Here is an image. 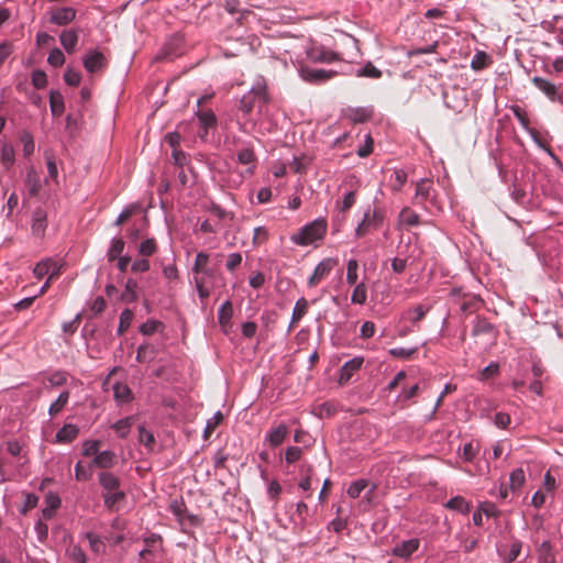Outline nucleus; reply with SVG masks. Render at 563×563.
<instances>
[{
	"instance_id": "nucleus-22",
	"label": "nucleus",
	"mask_w": 563,
	"mask_h": 563,
	"mask_svg": "<svg viewBox=\"0 0 563 563\" xmlns=\"http://www.w3.org/2000/svg\"><path fill=\"white\" fill-rule=\"evenodd\" d=\"M92 463L100 468H110L115 463V454L112 451L99 452Z\"/></svg>"
},
{
	"instance_id": "nucleus-1",
	"label": "nucleus",
	"mask_w": 563,
	"mask_h": 563,
	"mask_svg": "<svg viewBox=\"0 0 563 563\" xmlns=\"http://www.w3.org/2000/svg\"><path fill=\"white\" fill-rule=\"evenodd\" d=\"M327 228L328 224L324 219H316L292 234L290 240L296 245L308 246L322 240L327 233Z\"/></svg>"
},
{
	"instance_id": "nucleus-8",
	"label": "nucleus",
	"mask_w": 563,
	"mask_h": 563,
	"mask_svg": "<svg viewBox=\"0 0 563 563\" xmlns=\"http://www.w3.org/2000/svg\"><path fill=\"white\" fill-rule=\"evenodd\" d=\"M49 13V21L57 25H66L76 18V10L70 7L54 8Z\"/></svg>"
},
{
	"instance_id": "nucleus-18",
	"label": "nucleus",
	"mask_w": 563,
	"mask_h": 563,
	"mask_svg": "<svg viewBox=\"0 0 563 563\" xmlns=\"http://www.w3.org/2000/svg\"><path fill=\"white\" fill-rule=\"evenodd\" d=\"M309 309V301L301 297L296 301V305L292 310L291 321L289 324V329H294L296 324L306 316Z\"/></svg>"
},
{
	"instance_id": "nucleus-23",
	"label": "nucleus",
	"mask_w": 563,
	"mask_h": 563,
	"mask_svg": "<svg viewBox=\"0 0 563 563\" xmlns=\"http://www.w3.org/2000/svg\"><path fill=\"white\" fill-rule=\"evenodd\" d=\"M399 222L407 227H417L420 223V217L409 207H405L399 213Z\"/></svg>"
},
{
	"instance_id": "nucleus-11",
	"label": "nucleus",
	"mask_w": 563,
	"mask_h": 563,
	"mask_svg": "<svg viewBox=\"0 0 563 563\" xmlns=\"http://www.w3.org/2000/svg\"><path fill=\"white\" fill-rule=\"evenodd\" d=\"M84 66L86 70H97L108 67L107 56L99 51H91L84 58Z\"/></svg>"
},
{
	"instance_id": "nucleus-39",
	"label": "nucleus",
	"mask_w": 563,
	"mask_h": 563,
	"mask_svg": "<svg viewBox=\"0 0 563 563\" xmlns=\"http://www.w3.org/2000/svg\"><path fill=\"white\" fill-rule=\"evenodd\" d=\"M114 397L122 402H129L132 399V391L128 385L115 384L113 386Z\"/></svg>"
},
{
	"instance_id": "nucleus-52",
	"label": "nucleus",
	"mask_w": 563,
	"mask_h": 563,
	"mask_svg": "<svg viewBox=\"0 0 563 563\" xmlns=\"http://www.w3.org/2000/svg\"><path fill=\"white\" fill-rule=\"evenodd\" d=\"M45 159H46V165H47L48 178H51L54 181H57L58 170H57L54 155L49 152H46Z\"/></svg>"
},
{
	"instance_id": "nucleus-28",
	"label": "nucleus",
	"mask_w": 563,
	"mask_h": 563,
	"mask_svg": "<svg viewBox=\"0 0 563 563\" xmlns=\"http://www.w3.org/2000/svg\"><path fill=\"white\" fill-rule=\"evenodd\" d=\"M199 124L206 130L217 125V118L212 110H199L197 112Z\"/></svg>"
},
{
	"instance_id": "nucleus-48",
	"label": "nucleus",
	"mask_w": 563,
	"mask_h": 563,
	"mask_svg": "<svg viewBox=\"0 0 563 563\" xmlns=\"http://www.w3.org/2000/svg\"><path fill=\"white\" fill-rule=\"evenodd\" d=\"M368 482L366 479H358L353 482L347 488V495L351 498L360 497L361 493L367 487Z\"/></svg>"
},
{
	"instance_id": "nucleus-40",
	"label": "nucleus",
	"mask_w": 563,
	"mask_h": 563,
	"mask_svg": "<svg viewBox=\"0 0 563 563\" xmlns=\"http://www.w3.org/2000/svg\"><path fill=\"white\" fill-rule=\"evenodd\" d=\"M511 109H512L514 115L520 122L522 128L525 130L529 131L532 135H534L537 132L533 129L529 128L530 120L528 118L527 112L523 109H521L520 107H518V106H515Z\"/></svg>"
},
{
	"instance_id": "nucleus-64",
	"label": "nucleus",
	"mask_w": 563,
	"mask_h": 563,
	"mask_svg": "<svg viewBox=\"0 0 563 563\" xmlns=\"http://www.w3.org/2000/svg\"><path fill=\"white\" fill-rule=\"evenodd\" d=\"M242 263V255L240 253H231L228 256L225 267L228 271L233 272Z\"/></svg>"
},
{
	"instance_id": "nucleus-45",
	"label": "nucleus",
	"mask_w": 563,
	"mask_h": 563,
	"mask_svg": "<svg viewBox=\"0 0 563 563\" xmlns=\"http://www.w3.org/2000/svg\"><path fill=\"white\" fill-rule=\"evenodd\" d=\"M209 264V255L205 252H199L196 255V260L192 266V272L196 275H199L201 271H207V266Z\"/></svg>"
},
{
	"instance_id": "nucleus-54",
	"label": "nucleus",
	"mask_w": 563,
	"mask_h": 563,
	"mask_svg": "<svg viewBox=\"0 0 563 563\" xmlns=\"http://www.w3.org/2000/svg\"><path fill=\"white\" fill-rule=\"evenodd\" d=\"M357 268L358 263L356 260H350L347 262L346 282L350 285H355L357 282Z\"/></svg>"
},
{
	"instance_id": "nucleus-12",
	"label": "nucleus",
	"mask_w": 563,
	"mask_h": 563,
	"mask_svg": "<svg viewBox=\"0 0 563 563\" xmlns=\"http://www.w3.org/2000/svg\"><path fill=\"white\" fill-rule=\"evenodd\" d=\"M433 191V184L430 179H421L416 185V195L413 198L415 203L423 205L426 201L431 199V192Z\"/></svg>"
},
{
	"instance_id": "nucleus-29",
	"label": "nucleus",
	"mask_w": 563,
	"mask_h": 563,
	"mask_svg": "<svg viewBox=\"0 0 563 563\" xmlns=\"http://www.w3.org/2000/svg\"><path fill=\"white\" fill-rule=\"evenodd\" d=\"M49 106L53 115L59 117L64 112V99L58 91H51Z\"/></svg>"
},
{
	"instance_id": "nucleus-43",
	"label": "nucleus",
	"mask_w": 563,
	"mask_h": 563,
	"mask_svg": "<svg viewBox=\"0 0 563 563\" xmlns=\"http://www.w3.org/2000/svg\"><path fill=\"white\" fill-rule=\"evenodd\" d=\"M222 420H223V415L220 411H218L213 416V418L208 420L207 426L203 431L205 440H208L211 437V434L217 429V427L222 422Z\"/></svg>"
},
{
	"instance_id": "nucleus-27",
	"label": "nucleus",
	"mask_w": 563,
	"mask_h": 563,
	"mask_svg": "<svg viewBox=\"0 0 563 563\" xmlns=\"http://www.w3.org/2000/svg\"><path fill=\"white\" fill-rule=\"evenodd\" d=\"M66 556L73 563H87V558L82 549L77 544H69L66 549Z\"/></svg>"
},
{
	"instance_id": "nucleus-44",
	"label": "nucleus",
	"mask_w": 563,
	"mask_h": 563,
	"mask_svg": "<svg viewBox=\"0 0 563 563\" xmlns=\"http://www.w3.org/2000/svg\"><path fill=\"white\" fill-rule=\"evenodd\" d=\"M525 481L526 476L522 468H516L510 473L509 482L512 490L520 488L525 484Z\"/></svg>"
},
{
	"instance_id": "nucleus-61",
	"label": "nucleus",
	"mask_w": 563,
	"mask_h": 563,
	"mask_svg": "<svg viewBox=\"0 0 563 563\" xmlns=\"http://www.w3.org/2000/svg\"><path fill=\"white\" fill-rule=\"evenodd\" d=\"M100 441H86L84 443L82 453L86 456H96L99 453Z\"/></svg>"
},
{
	"instance_id": "nucleus-47",
	"label": "nucleus",
	"mask_w": 563,
	"mask_h": 563,
	"mask_svg": "<svg viewBox=\"0 0 563 563\" xmlns=\"http://www.w3.org/2000/svg\"><path fill=\"white\" fill-rule=\"evenodd\" d=\"M20 141L23 144L24 155L25 156L32 155L34 152V148H35V144H34L32 134L30 132L24 131L20 136Z\"/></svg>"
},
{
	"instance_id": "nucleus-57",
	"label": "nucleus",
	"mask_w": 563,
	"mask_h": 563,
	"mask_svg": "<svg viewBox=\"0 0 563 563\" xmlns=\"http://www.w3.org/2000/svg\"><path fill=\"white\" fill-rule=\"evenodd\" d=\"M195 286L201 300L207 299L210 296L209 288L206 287V280L203 277H194Z\"/></svg>"
},
{
	"instance_id": "nucleus-62",
	"label": "nucleus",
	"mask_w": 563,
	"mask_h": 563,
	"mask_svg": "<svg viewBox=\"0 0 563 563\" xmlns=\"http://www.w3.org/2000/svg\"><path fill=\"white\" fill-rule=\"evenodd\" d=\"M302 450L298 446H289L285 452V459L288 464L298 461L301 457Z\"/></svg>"
},
{
	"instance_id": "nucleus-50",
	"label": "nucleus",
	"mask_w": 563,
	"mask_h": 563,
	"mask_svg": "<svg viewBox=\"0 0 563 563\" xmlns=\"http://www.w3.org/2000/svg\"><path fill=\"white\" fill-rule=\"evenodd\" d=\"M311 58L320 63H332L338 58L336 54L328 51H313Z\"/></svg>"
},
{
	"instance_id": "nucleus-26",
	"label": "nucleus",
	"mask_w": 563,
	"mask_h": 563,
	"mask_svg": "<svg viewBox=\"0 0 563 563\" xmlns=\"http://www.w3.org/2000/svg\"><path fill=\"white\" fill-rule=\"evenodd\" d=\"M78 428L74 424H66L58 430L56 438L59 442H71L78 435Z\"/></svg>"
},
{
	"instance_id": "nucleus-55",
	"label": "nucleus",
	"mask_w": 563,
	"mask_h": 563,
	"mask_svg": "<svg viewBox=\"0 0 563 563\" xmlns=\"http://www.w3.org/2000/svg\"><path fill=\"white\" fill-rule=\"evenodd\" d=\"M156 242L154 239H146L140 244L139 252L143 256H151L156 252Z\"/></svg>"
},
{
	"instance_id": "nucleus-6",
	"label": "nucleus",
	"mask_w": 563,
	"mask_h": 563,
	"mask_svg": "<svg viewBox=\"0 0 563 563\" xmlns=\"http://www.w3.org/2000/svg\"><path fill=\"white\" fill-rule=\"evenodd\" d=\"M532 81L538 89L547 95L549 99L563 103V92H560L555 85L541 77H534Z\"/></svg>"
},
{
	"instance_id": "nucleus-36",
	"label": "nucleus",
	"mask_w": 563,
	"mask_h": 563,
	"mask_svg": "<svg viewBox=\"0 0 563 563\" xmlns=\"http://www.w3.org/2000/svg\"><path fill=\"white\" fill-rule=\"evenodd\" d=\"M53 266H55V263L52 260H43L35 265L33 274L37 279H42L51 272Z\"/></svg>"
},
{
	"instance_id": "nucleus-4",
	"label": "nucleus",
	"mask_w": 563,
	"mask_h": 563,
	"mask_svg": "<svg viewBox=\"0 0 563 563\" xmlns=\"http://www.w3.org/2000/svg\"><path fill=\"white\" fill-rule=\"evenodd\" d=\"M338 265V260L335 258H324L314 268L312 275L308 279L309 287H316L319 285L324 278L329 276L332 269Z\"/></svg>"
},
{
	"instance_id": "nucleus-41",
	"label": "nucleus",
	"mask_w": 563,
	"mask_h": 563,
	"mask_svg": "<svg viewBox=\"0 0 563 563\" xmlns=\"http://www.w3.org/2000/svg\"><path fill=\"white\" fill-rule=\"evenodd\" d=\"M493 331V324L485 318H476L472 333L473 335L487 334Z\"/></svg>"
},
{
	"instance_id": "nucleus-10",
	"label": "nucleus",
	"mask_w": 563,
	"mask_h": 563,
	"mask_svg": "<svg viewBox=\"0 0 563 563\" xmlns=\"http://www.w3.org/2000/svg\"><path fill=\"white\" fill-rule=\"evenodd\" d=\"M47 228V213L45 210L37 208L34 210L32 216V234L42 238L45 234Z\"/></svg>"
},
{
	"instance_id": "nucleus-58",
	"label": "nucleus",
	"mask_w": 563,
	"mask_h": 563,
	"mask_svg": "<svg viewBox=\"0 0 563 563\" xmlns=\"http://www.w3.org/2000/svg\"><path fill=\"white\" fill-rule=\"evenodd\" d=\"M356 200L355 191H349L341 202H338V208L341 212H346Z\"/></svg>"
},
{
	"instance_id": "nucleus-38",
	"label": "nucleus",
	"mask_w": 563,
	"mask_h": 563,
	"mask_svg": "<svg viewBox=\"0 0 563 563\" xmlns=\"http://www.w3.org/2000/svg\"><path fill=\"white\" fill-rule=\"evenodd\" d=\"M68 399H69V393L68 391H63L58 398L56 399V401H54L51 406H49V409H48V413L49 416L54 417L56 416L57 413H59L63 408L66 406V404L68 402Z\"/></svg>"
},
{
	"instance_id": "nucleus-42",
	"label": "nucleus",
	"mask_w": 563,
	"mask_h": 563,
	"mask_svg": "<svg viewBox=\"0 0 563 563\" xmlns=\"http://www.w3.org/2000/svg\"><path fill=\"white\" fill-rule=\"evenodd\" d=\"M367 298V289L364 283L357 284L353 290L351 301L356 305L365 303Z\"/></svg>"
},
{
	"instance_id": "nucleus-46",
	"label": "nucleus",
	"mask_w": 563,
	"mask_h": 563,
	"mask_svg": "<svg viewBox=\"0 0 563 563\" xmlns=\"http://www.w3.org/2000/svg\"><path fill=\"white\" fill-rule=\"evenodd\" d=\"M139 440L145 448L153 450L155 445V438L153 433L146 430L144 427L139 428Z\"/></svg>"
},
{
	"instance_id": "nucleus-49",
	"label": "nucleus",
	"mask_w": 563,
	"mask_h": 563,
	"mask_svg": "<svg viewBox=\"0 0 563 563\" xmlns=\"http://www.w3.org/2000/svg\"><path fill=\"white\" fill-rule=\"evenodd\" d=\"M521 548L522 542L519 540H515L510 545L509 552L504 559V563H514L520 555Z\"/></svg>"
},
{
	"instance_id": "nucleus-37",
	"label": "nucleus",
	"mask_w": 563,
	"mask_h": 563,
	"mask_svg": "<svg viewBox=\"0 0 563 563\" xmlns=\"http://www.w3.org/2000/svg\"><path fill=\"white\" fill-rule=\"evenodd\" d=\"M132 424H133V418L132 417H126V418H123L119 421H117L112 428L117 431V433L119 434L120 438H125L131 428H132Z\"/></svg>"
},
{
	"instance_id": "nucleus-15",
	"label": "nucleus",
	"mask_w": 563,
	"mask_h": 563,
	"mask_svg": "<svg viewBox=\"0 0 563 563\" xmlns=\"http://www.w3.org/2000/svg\"><path fill=\"white\" fill-rule=\"evenodd\" d=\"M233 306L230 300L222 303L218 311V320L224 333H228L232 327Z\"/></svg>"
},
{
	"instance_id": "nucleus-25",
	"label": "nucleus",
	"mask_w": 563,
	"mask_h": 563,
	"mask_svg": "<svg viewBox=\"0 0 563 563\" xmlns=\"http://www.w3.org/2000/svg\"><path fill=\"white\" fill-rule=\"evenodd\" d=\"M445 507L461 514H467L470 511V504L462 496H455L451 498L446 501Z\"/></svg>"
},
{
	"instance_id": "nucleus-5",
	"label": "nucleus",
	"mask_w": 563,
	"mask_h": 563,
	"mask_svg": "<svg viewBox=\"0 0 563 563\" xmlns=\"http://www.w3.org/2000/svg\"><path fill=\"white\" fill-rule=\"evenodd\" d=\"M183 37L174 36L169 38L162 48V52L156 55L155 60H173L181 54Z\"/></svg>"
},
{
	"instance_id": "nucleus-59",
	"label": "nucleus",
	"mask_w": 563,
	"mask_h": 563,
	"mask_svg": "<svg viewBox=\"0 0 563 563\" xmlns=\"http://www.w3.org/2000/svg\"><path fill=\"white\" fill-rule=\"evenodd\" d=\"M1 162L10 166L14 162V150L11 145L4 144L1 150Z\"/></svg>"
},
{
	"instance_id": "nucleus-56",
	"label": "nucleus",
	"mask_w": 563,
	"mask_h": 563,
	"mask_svg": "<svg viewBox=\"0 0 563 563\" xmlns=\"http://www.w3.org/2000/svg\"><path fill=\"white\" fill-rule=\"evenodd\" d=\"M64 53L58 48H54L53 51H51L47 58L48 64L55 68L60 67L64 64Z\"/></svg>"
},
{
	"instance_id": "nucleus-33",
	"label": "nucleus",
	"mask_w": 563,
	"mask_h": 563,
	"mask_svg": "<svg viewBox=\"0 0 563 563\" xmlns=\"http://www.w3.org/2000/svg\"><path fill=\"white\" fill-rule=\"evenodd\" d=\"M539 553V563H556L555 556L552 553L551 543L549 541L541 543Z\"/></svg>"
},
{
	"instance_id": "nucleus-20",
	"label": "nucleus",
	"mask_w": 563,
	"mask_h": 563,
	"mask_svg": "<svg viewBox=\"0 0 563 563\" xmlns=\"http://www.w3.org/2000/svg\"><path fill=\"white\" fill-rule=\"evenodd\" d=\"M99 483L104 490L113 492L120 489V481L119 478L109 472H102L99 475Z\"/></svg>"
},
{
	"instance_id": "nucleus-53",
	"label": "nucleus",
	"mask_w": 563,
	"mask_h": 563,
	"mask_svg": "<svg viewBox=\"0 0 563 563\" xmlns=\"http://www.w3.org/2000/svg\"><path fill=\"white\" fill-rule=\"evenodd\" d=\"M238 161L243 165H250L255 162L254 151L250 147H244L238 152Z\"/></svg>"
},
{
	"instance_id": "nucleus-31",
	"label": "nucleus",
	"mask_w": 563,
	"mask_h": 563,
	"mask_svg": "<svg viewBox=\"0 0 563 563\" xmlns=\"http://www.w3.org/2000/svg\"><path fill=\"white\" fill-rule=\"evenodd\" d=\"M134 319V312L131 309H124L120 314V322L118 328V334H124L130 328L132 321Z\"/></svg>"
},
{
	"instance_id": "nucleus-16",
	"label": "nucleus",
	"mask_w": 563,
	"mask_h": 563,
	"mask_svg": "<svg viewBox=\"0 0 563 563\" xmlns=\"http://www.w3.org/2000/svg\"><path fill=\"white\" fill-rule=\"evenodd\" d=\"M25 187L31 197H35L38 195L42 188L41 178L38 173L34 169V167H30L26 172L25 176Z\"/></svg>"
},
{
	"instance_id": "nucleus-21",
	"label": "nucleus",
	"mask_w": 563,
	"mask_h": 563,
	"mask_svg": "<svg viewBox=\"0 0 563 563\" xmlns=\"http://www.w3.org/2000/svg\"><path fill=\"white\" fill-rule=\"evenodd\" d=\"M137 297V282L133 278H128L124 290L121 294V300L131 303L136 301Z\"/></svg>"
},
{
	"instance_id": "nucleus-35",
	"label": "nucleus",
	"mask_w": 563,
	"mask_h": 563,
	"mask_svg": "<svg viewBox=\"0 0 563 563\" xmlns=\"http://www.w3.org/2000/svg\"><path fill=\"white\" fill-rule=\"evenodd\" d=\"M492 63L490 56L485 52H477L471 62V66L475 70L489 67Z\"/></svg>"
},
{
	"instance_id": "nucleus-34",
	"label": "nucleus",
	"mask_w": 563,
	"mask_h": 563,
	"mask_svg": "<svg viewBox=\"0 0 563 563\" xmlns=\"http://www.w3.org/2000/svg\"><path fill=\"white\" fill-rule=\"evenodd\" d=\"M124 498H125V494L123 490H120V489L113 490V492H108L107 494L103 495L104 505L109 509H114L117 504L120 503L121 500H123Z\"/></svg>"
},
{
	"instance_id": "nucleus-13",
	"label": "nucleus",
	"mask_w": 563,
	"mask_h": 563,
	"mask_svg": "<svg viewBox=\"0 0 563 563\" xmlns=\"http://www.w3.org/2000/svg\"><path fill=\"white\" fill-rule=\"evenodd\" d=\"M287 434H288V427L286 424H284V423H280L277 427L272 428L267 432L265 441L272 448H277V446H279L284 442V440L287 437Z\"/></svg>"
},
{
	"instance_id": "nucleus-14",
	"label": "nucleus",
	"mask_w": 563,
	"mask_h": 563,
	"mask_svg": "<svg viewBox=\"0 0 563 563\" xmlns=\"http://www.w3.org/2000/svg\"><path fill=\"white\" fill-rule=\"evenodd\" d=\"M419 545L420 541L418 539H409L396 544L393 550V554L402 559H407L419 549Z\"/></svg>"
},
{
	"instance_id": "nucleus-7",
	"label": "nucleus",
	"mask_w": 563,
	"mask_h": 563,
	"mask_svg": "<svg viewBox=\"0 0 563 563\" xmlns=\"http://www.w3.org/2000/svg\"><path fill=\"white\" fill-rule=\"evenodd\" d=\"M364 363V358L361 356H356L350 361H347L340 369L339 384L345 385L351 377L361 369Z\"/></svg>"
},
{
	"instance_id": "nucleus-60",
	"label": "nucleus",
	"mask_w": 563,
	"mask_h": 563,
	"mask_svg": "<svg viewBox=\"0 0 563 563\" xmlns=\"http://www.w3.org/2000/svg\"><path fill=\"white\" fill-rule=\"evenodd\" d=\"M163 325L162 322L157 321V320H147L145 323H143L141 327H140V332L144 335H151L153 334L155 331H157V329Z\"/></svg>"
},
{
	"instance_id": "nucleus-30",
	"label": "nucleus",
	"mask_w": 563,
	"mask_h": 563,
	"mask_svg": "<svg viewBox=\"0 0 563 563\" xmlns=\"http://www.w3.org/2000/svg\"><path fill=\"white\" fill-rule=\"evenodd\" d=\"M124 241L121 238L113 239L108 250L107 256L109 262L115 261L124 250Z\"/></svg>"
},
{
	"instance_id": "nucleus-3",
	"label": "nucleus",
	"mask_w": 563,
	"mask_h": 563,
	"mask_svg": "<svg viewBox=\"0 0 563 563\" xmlns=\"http://www.w3.org/2000/svg\"><path fill=\"white\" fill-rule=\"evenodd\" d=\"M258 98L261 102L267 103L268 97L265 92V86L258 85L257 87H252L251 91L247 95H244L240 102L238 110L242 113V119L247 120L254 107V99Z\"/></svg>"
},
{
	"instance_id": "nucleus-63",
	"label": "nucleus",
	"mask_w": 563,
	"mask_h": 563,
	"mask_svg": "<svg viewBox=\"0 0 563 563\" xmlns=\"http://www.w3.org/2000/svg\"><path fill=\"white\" fill-rule=\"evenodd\" d=\"M268 239V232L264 227H257L253 232V243L260 245Z\"/></svg>"
},
{
	"instance_id": "nucleus-17",
	"label": "nucleus",
	"mask_w": 563,
	"mask_h": 563,
	"mask_svg": "<svg viewBox=\"0 0 563 563\" xmlns=\"http://www.w3.org/2000/svg\"><path fill=\"white\" fill-rule=\"evenodd\" d=\"M431 308L432 305L430 303H419L416 307L408 309L406 311V317L413 325H417L431 310Z\"/></svg>"
},
{
	"instance_id": "nucleus-9",
	"label": "nucleus",
	"mask_w": 563,
	"mask_h": 563,
	"mask_svg": "<svg viewBox=\"0 0 563 563\" xmlns=\"http://www.w3.org/2000/svg\"><path fill=\"white\" fill-rule=\"evenodd\" d=\"M343 115L353 123H363L368 121L373 115V109L368 107L352 108L343 110Z\"/></svg>"
},
{
	"instance_id": "nucleus-2",
	"label": "nucleus",
	"mask_w": 563,
	"mask_h": 563,
	"mask_svg": "<svg viewBox=\"0 0 563 563\" xmlns=\"http://www.w3.org/2000/svg\"><path fill=\"white\" fill-rule=\"evenodd\" d=\"M385 219L384 211L380 208L368 209L364 212L362 221L355 229V236L363 238L373 230L380 228Z\"/></svg>"
},
{
	"instance_id": "nucleus-32",
	"label": "nucleus",
	"mask_w": 563,
	"mask_h": 563,
	"mask_svg": "<svg viewBox=\"0 0 563 563\" xmlns=\"http://www.w3.org/2000/svg\"><path fill=\"white\" fill-rule=\"evenodd\" d=\"M78 42V35L75 31H64L60 35V43L67 52H71Z\"/></svg>"
},
{
	"instance_id": "nucleus-51",
	"label": "nucleus",
	"mask_w": 563,
	"mask_h": 563,
	"mask_svg": "<svg viewBox=\"0 0 563 563\" xmlns=\"http://www.w3.org/2000/svg\"><path fill=\"white\" fill-rule=\"evenodd\" d=\"M394 180L391 183V188L395 191L401 190L402 186L407 181V173L404 169H396L393 174Z\"/></svg>"
},
{
	"instance_id": "nucleus-24",
	"label": "nucleus",
	"mask_w": 563,
	"mask_h": 563,
	"mask_svg": "<svg viewBox=\"0 0 563 563\" xmlns=\"http://www.w3.org/2000/svg\"><path fill=\"white\" fill-rule=\"evenodd\" d=\"M334 73H300L303 81L310 85H321L328 81Z\"/></svg>"
},
{
	"instance_id": "nucleus-19",
	"label": "nucleus",
	"mask_w": 563,
	"mask_h": 563,
	"mask_svg": "<svg viewBox=\"0 0 563 563\" xmlns=\"http://www.w3.org/2000/svg\"><path fill=\"white\" fill-rule=\"evenodd\" d=\"M157 354V350L154 345L145 343L141 344L136 352V361L139 363H150L152 362Z\"/></svg>"
}]
</instances>
